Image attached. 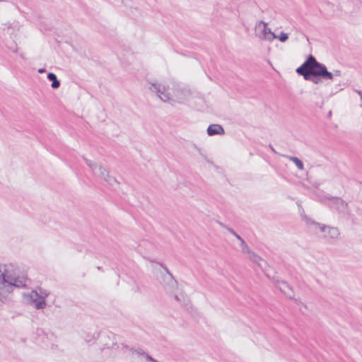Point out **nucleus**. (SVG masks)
<instances>
[{"instance_id": "obj_23", "label": "nucleus", "mask_w": 362, "mask_h": 362, "mask_svg": "<svg viewBox=\"0 0 362 362\" xmlns=\"http://www.w3.org/2000/svg\"><path fill=\"white\" fill-rule=\"evenodd\" d=\"M300 211H301V213H302L301 215L303 216V218L307 222V220L305 218V216H307L306 215H303V214H304V210H303V209L302 207H300Z\"/></svg>"}, {"instance_id": "obj_4", "label": "nucleus", "mask_w": 362, "mask_h": 362, "mask_svg": "<svg viewBox=\"0 0 362 362\" xmlns=\"http://www.w3.org/2000/svg\"><path fill=\"white\" fill-rule=\"evenodd\" d=\"M149 89L157 94L159 98L163 102H168L171 100L170 94L168 93V86L158 83H150Z\"/></svg>"}, {"instance_id": "obj_28", "label": "nucleus", "mask_w": 362, "mask_h": 362, "mask_svg": "<svg viewBox=\"0 0 362 362\" xmlns=\"http://www.w3.org/2000/svg\"><path fill=\"white\" fill-rule=\"evenodd\" d=\"M122 346H123L124 348H125V349H128V346H127V345H125V344H122Z\"/></svg>"}, {"instance_id": "obj_20", "label": "nucleus", "mask_w": 362, "mask_h": 362, "mask_svg": "<svg viewBox=\"0 0 362 362\" xmlns=\"http://www.w3.org/2000/svg\"><path fill=\"white\" fill-rule=\"evenodd\" d=\"M145 357V358L146 359V361H150V362H154L156 361L155 358H153L152 356H151L149 354H148L147 353L145 354V355L144 356Z\"/></svg>"}, {"instance_id": "obj_10", "label": "nucleus", "mask_w": 362, "mask_h": 362, "mask_svg": "<svg viewBox=\"0 0 362 362\" xmlns=\"http://www.w3.org/2000/svg\"><path fill=\"white\" fill-rule=\"evenodd\" d=\"M93 172L95 174L98 175L101 178L107 180V177H108V172L105 168L102 167L101 165H99L98 166L97 170Z\"/></svg>"}, {"instance_id": "obj_21", "label": "nucleus", "mask_w": 362, "mask_h": 362, "mask_svg": "<svg viewBox=\"0 0 362 362\" xmlns=\"http://www.w3.org/2000/svg\"><path fill=\"white\" fill-rule=\"evenodd\" d=\"M160 266L163 268V269L166 272V273L170 276L171 278H173V274L170 272V271L167 267L164 266L162 264H160Z\"/></svg>"}, {"instance_id": "obj_11", "label": "nucleus", "mask_w": 362, "mask_h": 362, "mask_svg": "<svg viewBox=\"0 0 362 362\" xmlns=\"http://www.w3.org/2000/svg\"><path fill=\"white\" fill-rule=\"evenodd\" d=\"M249 259L254 263L259 265V267H262L259 264L260 261H262V258L259 257L258 255L255 254L254 252L250 251V253H248Z\"/></svg>"}, {"instance_id": "obj_29", "label": "nucleus", "mask_w": 362, "mask_h": 362, "mask_svg": "<svg viewBox=\"0 0 362 362\" xmlns=\"http://www.w3.org/2000/svg\"><path fill=\"white\" fill-rule=\"evenodd\" d=\"M154 362H158L157 360H156Z\"/></svg>"}, {"instance_id": "obj_22", "label": "nucleus", "mask_w": 362, "mask_h": 362, "mask_svg": "<svg viewBox=\"0 0 362 362\" xmlns=\"http://www.w3.org/2000/svg\"><path fill=\"white\" fill-rule=\"evenodd\" d=\"M40 290V295H42V296H45V299L46 297H47L49 293L46 291H42L41 288Z\"/></svg>"}, {"instance_id": "obj_5", "label": "nucleus", "mask_w": 362, "mask_h": 362, "mask_svg": "<svg viewBox=\"0 0 362 362\" xmlns=\"http://www.w3.org/2000/svg\"><path fill=\"white\" fill-rule=\"evenodd\" d=\"M15 278L16 277L9 274L7 270H5L4 272H2L1 274L0 275V279L4 286L3 288L0 287L1 291H2L5 288H6L7 291L9 292V289H11L13 287V284L14 282ZM1 293H3V292Z\"/></svg>"}, {"instance_id": "obj_14", "label": "nucleus", "mask_w": 362, "mask_h": 362, "mask_svg": "<svg viewBox=\"0 0 362 362\" xmlns=\"http://www.w3.org/2000/svg\"><path fill=\"white\" fill-rule=\"evenodd\" d=\"M240 247H241L242 252L245 253V254L250 253L251 250H250L249 246L247 245V244L246 243V242L243 238L241 240H240Z\"/></svg>"}, {"instance_id": "obj_7", "label": "nucleus", "mask_w": 362, "mask_h": 362, "mask_svg": "<svg viewBox=\"0 0 362 362\" xmlns=\"http://www.w3.org/2000/svg\"><path fill=\"white\" fill-rule=\"evenodd\" d=\"M206 132L209 136H212L215 135H223L225 134V130L221 124H213L208 127Z\"/></svg>"}, {"instance_id": "obj_6", "label": "nucleus", "mask_w": 362, "mask_h": 362, "mask_svg": "<svg viewBox=\"0 0 362 362\" xmlns=\"http://www.w3.org/2000/svg\"><path fill=\"white\" fill-rule=\"evenodd\" d=\"M275 284L276 286L281 291V292L284 293L290 299H294L293 296V291L292 287L288 284L287 281L284 280H276L275 281Z\"/></svg>"}, {"instance_id": "obj_25", "label": "nucleus", "mask_w": 362, "mask_h": 362, "mask_svg": "<svg viewBox=\"0 0 362 362\" xmlns=\"http://www.w3.org/2000/svg\"><path fill=\"white\" fill-rule=\"evenodd\" d=\"M269 147L273 152L276 153L272 144H269Z\"/></svg>"}, {"instance_id": "obj_16", "label": "nucleus", "mask_w": 362, "mask_h": 362, "mask_svg": "<svg viewBox=\"0 0 362 362\" xmlns=\"http://www.w3.org/2000/svg\"><path fill=\"white\" fill-rule=\"evenodd\" d=\"M221 225L225 228L229 233H230L232 235H233L238 240H241L242 238L240 235H238L233 228H229L222 223Z\"/></svg>"}, {"instance_id": "obj_9", "label": "nucleus", "mask_w": 362, "mask_h": 362, "mask_svg": "<svg viewBox=\"0 0 362 362\" xmlns=\"http://www.w3.org/2000/svg\"><path fill=\"white\" fill-rule=\"evenodd\" d=\"M47 78L52 81L51 87L53 89H57L60 86V81L58 80L57 76L55 74L49 72L47 74Z\"/></svg>"}, {"instance_id": "obj_15", "label": "nucleus", "mask_w": 362, "mask_h": 362, "mask_svg": "<svg viewBox=\"0 0 362 362\" xmlns=\"http://www.w3.org/2000/svg\"><path fill=\"white\" fill-rule=\"evenodd\" d=\"M275 38H277V35H275L271 29H268V32L267 33L265 37H263L262 39L268 40V41H272Z\"/></svg>"}, {"instance_id": "obj_27", "label": "nucleus", "mask_w": 362, "mask_h": 362, "mask_svg": "<svg viewBox=\"0 0 362 362\" xmlns=\"http://www.w3.org/2000/svg\"><path fill=\"white\" fill-rule=\"evenodd\" d=\"M175 299L176 300H177V301H179V300H180V299H179L178 296H176V295L175 296Z\"/></svg>"}, {"instance_id": "obj_18", "label": "nucleus", "mask_w": 362, "mask_h": 362, "mask_svg": "<svg viewBox=\"0 0 362 362\" xmlns=\"http://www.w3.org/2000/svg\"><path fill=\"white\" fill-rule=\"evenodd\" d=\"M277 38L281 42H284L288 39V35L286 33L281 32L279 35H277Z\"/></svg>"}, {"instance_id": "obj_8", "label": "nucleus", "mask_w": 362, "mask_h": 362, "mask_svg": "<svg viewBox=\"0 0 362 362\" xmlns=\"http://www.w3.org/2000/svg\"><path fill=\"white\" fill-rule=\"evenodd\" d=\"M268 29L269 28L267 27V23L261 21L259 22L258 25L256 26V33L260 38H262L263 37H265L268 32Z\"/></svg>"}, {"instance_id": "obj_1", "label": "nucleus", "mask_w": 362, "mask_h": 362, "mask_svg": "<svg viewBox=\"0 0 362 362\" xmlns=\"http://www.w3.org/2000/svg\"><path fill=\"white\" fill-rule=\"evenodd\" d=\"M296 71L298 75L303 76L305 80L315 84H318L322 80H332L334 76H339L341 74L339 70H335L334 73L329 71L326 66L317 62L312 54L307 57Z\"/></svg>"}, {"instance_id": "obj_3", "label": "nucleus", "mask_w": 362, "mask_h": 362, "mask_svg": "<svg viewBox=\"0 0 362 362\" xmlns=\"http://www.w3.org/2000/svg\"><path fill=\"white\" fill-rule=\"evenodd\" d=\"M305 218L307 220L308 224H313L317 226L320 229V230L325 233V235L326 237H328L331 239H336L339 235V232L337 228L329 227L326 225L321 224L318 222H316L310 219L308 216H305Z\"/></svg>"}, {"instance_id": "obj_26", "label": "nucleus", "mask_w": 362, "mask_h": 362, "mask_svg": "<svg viewBox=\"0 0 362 362\" xmlns=\"http://www.w3.org/2000/svg\"><path fill=\"white\" fill-rule=\"evenodd\" d=\"M97 269L100 271H103V268L101 267H97Z\"/></svg>"}, {"instance_id": "obj_13", "label": "nucleus", "mask_w": 362, "mask_h": 362, "mask_svg": "<svg viewBox=\"0 0 362 362\" xmlns=\"http://www.w3.org/2000/svg\"><path fill=\"white\" fill-rule=\"evenodd\" d=\"M26 286L25 281L23 279L16 277L13 284V287L23 288Z\"/></svg>"}, {"instance_id": "obj_12", "label": "nucleus", "mask_w": 362, "mask_h": 362, "mask_svg": "<svg viewBox=\"0 0 362 362\" xmlns=\"http://www.w3.org/2000/svg\"><path fill=\"white\" fill-rule=\"evenodd\" d=\"M288 158L290 160L293 161L296 164V167L299 170H303L304 168V165H303V161L300 159H299L298 158L293 157V156H288Z\"/></svg>"}, {"instance_id": "obj_19", "label": "nucleus", "mask_w": 362, "mask_h": 362, "mask_svg": "<svg viewBox=\"0 0 362 362\" xmlns=\"http://www.w3.org/2000/svg\"><path fill=\"white\" fill-rule=\"evenodd\" d=\"M132 351H133V352H134V353L137 354L138 355H141V356H144L145 355V354H146V352H145L143 349H140V348H139V349H132Z\"/></svg>"}, {"instance_id": "obj_24", "label": "nucleus", "mask_w": 362, "mask_h": 362, "mask_svg": "<svg viewBox=\"0 0 362 362\" xmlns=\"http://www.w3.org/2000/svg\"><path fill=\"white\" fill-rule=\"evenodd\" d=\"M38 72L42 74V73H44L45 72V68H41L38 70Z\"/></svg>"}, {"instance_id": "obj_17", "label": "nucleus", "mask_w": 362, "mask_h": 362, "mask_svg": "<svg viewBox=\"0 0 362 362\" xmlns=\"http://www.w3.org/2000/svg\"><path fill=\"white\" fill-rule=\"evenodd\" d=\"M84 160H85L86 164L90 167V168L93 171H95L97 170L98 165L95 163L92 162L91 160L86 159V158H84Z\"/></svg>"}, {"instance_id": "obj_2", "label": "nucleus", "mask_w": 362, "mask_h": 362, "mask_svg": "<svg viewBox=\"0 0 362 362\" xmlns=\"http://www.w3.org/2000/svg\"><path fill=\"white\" fill-rule=\"evenodd\" d=\"M25 299L29 304L33 305L37 310H41L46 307L45 296L40 295L37 291L33 290L30 293L25 294Z\"/></svg>"}]
</instances>
